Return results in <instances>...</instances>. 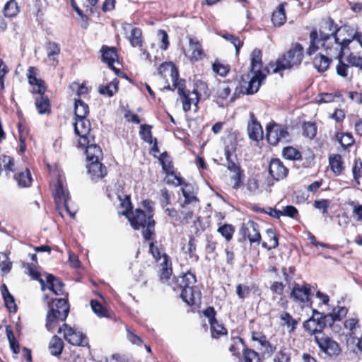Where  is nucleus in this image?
Here are the masks:
<instances>
[{
  "mask_svg": "<svg viewBox=\"0 0 362 362\" xmlns=\"http://www.w3.org/2000/svg\"><path fill=\"white\" fill-rule=\"evenodd\" d=\"M238 133L230 132L223 139L224 154H235L238 147Z\"/></svg>",
  "mask_w": 362,
  "mask_h": 362,
  "instance_id": "nucleus-37",
  "label": "nucleus"
},
{
  "mask_svg": "<svg viewBox=\"0 0 362 362\" xmlns=\"http://www.w3.org/2000/svg\"><path fill=\"white\" fill-rule=\"evenodd\" d=\"M224 155L226 159V167L230 173H233V175L230 176L232 187L237 190L244 185V170L241 168L235 153Z\"/></svg>",
  "mask_w": 362,
  "mask_h": 362,
  "instance_id": "nucleus-14",
  "label": "nucleus"
},
{
  "mask_svg": "<svg viewBox=\"0 0 362 362\" xmlns=\"http://www.w3.org/2000/svg\"><path fill=\"white\" fill-rule=\"evenodd\" d=\"M180 191L183 197L179 198L178 202L185 204H189L196 208H199L200 200L198 197L199 188L195 185L189 182L184 183L180 188Z\"/></svg>",
  "mask_w": 362,
  "mask_h": 362,
  "instance_id": "nucleus-20",
  "label": "nucleus"
},
{
  "mask_svg": "<svg viewBox=\"0 0 362 362\" xmlns=\"http://www.w3.org/2000/svg\"><path fill=\"white\" fill-rule=\"evenodd\" d=\"M212 70L216 74L224 77L230 72V66L228 64H224L220 62L216 61L212 64Z\"/></svg>",
  "mask_w": 362,
  "mask_h": 362,
  "instance_id": "nucleus-62",
  "label": "nucleus"
},
{
  "mask_svg": "<svg viewBox=\"0 0 362 362\" xmlns=\"http://www.w3.org/2000/svg\"><path fill=\"white\" fill-rule=\"evenodd\" d=\"M177 203V209L173 206L165 209V213L170 219V222L175 227L189 224L195 216V211L198 209L178 201Z\"/></svg>",
  "mask_w": 362,
  "mask_h": 362,
  "instance_id": "nucleus-9",
  "label": "nucleus"
},
{
  "mask_svg": "<svg viewBox=\"0 0 362 362\" xmlns=\"http://www.w3.org/2000/svg\"><path fill=\"white\" fill-rule=\"evenodd\" d=\"M131 226L134 230L142 229V237L144 240H151L156 238V221L143 209H136L127 217Z\"/></svg>",
  "mask_w": 362,
  "mask_h": 362,
  "instance_id": "nucleus-7",
  "label": "nucleus"
},
{
  "mask_svg": "<svg viewBox=\"0 0 362 362\" xmlns=\"http://www.w3.org/2000/svg\"><path fill=\"white\" fill-rule=\"evenodd\" d=\"M265 241L261 240V245L267 250L276 249L279 246V235L274 227H270L265 230Z\"/></svg>",
  "mask_w": 362,
  "mask_h": 362,
  "instance_id": "nucleus-32",
  "label": "nucleus"
},
{
  "mask_svg": "<svg viewBox=\"0 0 362 362\" xmlns=\"http://www.w3.org/2000/svg\"><path fill=\"white\" fill-rule=\"evenodd\" d=\"M158 74L165 78L168 75L170 76L172 86L171 87H176L177 83L182 78H179V71L177 66L171 62H165L162 63L158 69Z\"/></svg>",
  "mask_w": 362,
  "mask_h": 362,
  "instance_id": "nucleus-24",
  "label": "nucleus"
},
{
  "mask_svg": "<svg viewBox=\"0 0 362 362\" xmlns=\"http://www.w3.org/2000/svg\"><path fill=\"white\" fill-rule=\"evenodd\" d=\"M289 135L287 125L272 121L266 126V138L272 146H277L282 140L287 139Z\"/></svg>",
  "mask_w": 362,
  "mask_h": 362,
  "instance_id": "nucleus-16",
  "label": "nucleus"
},
{
  "mask_svg": "<svg viewBox=\"0 0 362 362\" xmlns=\"http://www.w3.org/2000/svg\"><path fill=\"white\" fill-rule=\"evenodd\" d=\"M173 274V263L170 257L168 255L164 256V260L159 264L158 276L159 280L165 283L168 281Z\"/></svg>",
  "mask_w": 362,
  "mask_h": 362,
  "instance_id": "nucleus-31",
  "label": "nucleus"
},
{
  "mask_svg": "<svg viewBox=\"0 0 362 362\" xmlns=\"http://www.w3.org/2000/svg\"><path fill=\"white\" fill-rule=\"evenodd\" d=\"M158 160L165 175H173L174 173L175 167L173 160L167 151L160 153Z\"/></svg>",
  "mask_w": 362,
  "mask_h": 362,
  "instance_id": "nucleus-43",
  "label": "nucleus"
},
{
  "mask_svg": "<svg viewBox=\"0 0 362 362\" xmlns=\"http://www.w3.org/2000/svg\"><path fill=\"white\" fill-rule=\"evenodd\" d=\"M251 340L252 341H257L263 348L265 349L264 353L268 354L269 356L272 355L276 350L263 332L261 331H251Z\"/></svg>",
  "mask_w": 362,
  "mask_h": 362,
  "instance_id": "nucleus-35",
  "label": "nucleus"
},
{
  "mask_svg": "<svg viewBox=\"0 0 362 362\" xmlns=\"http://www.w3.org/2000/svg\"><path fill=\"white\" fill-rule=\"evenodd\" d=\"M20 6L16 0L8 1L3 8L4 15L7 18L16 17L20 13Z\"/></svg>",
  "mask_w": 362,
  "mask_h": 362,
  "instance_id": "nucleus-52",
  "label": "nucleus"
},
{
  "mask_svg": "<svg viewBox=\"0 0 362 362\" xmlns=\"http://www.w3.org/2000/svg\"><path fill=\"white\" fill-rule=\"evenodd\" d=\"M45 48L49 65L56 67L59 64V55L61 53L59 44L49 40L45 42Z\"/></svg>",
  "mask_w": 362,
  "mask_h": 362,
  "instance_id": "nucleus-30",
  "label": "nucleus"
},
{
  "mask_svg": "<svg viewBox=\"0 0 362 362\" xmlns=\"http://www.w3.org/2000/svg\"><path fill=\"white\" fill-rule=\"evenodd\" d=\"M78 148L86 150L87 162L102 160L103 159V153L101 148L94 142H90L84 146H78Z\"/></svg>",
  "mask_w": 362,
  "mask_h": 362,
  "instance_id": "nucleus-34",
  "label": "nucleus"
},
{
  "mask_svg": "<svg viewBox=\"0 0 362 362\" xmlns=\"http://www.w3.org/2000/svg\"><path fill=\"white\" fill-rule=\"evenodd\" d=\"M64 349V342L57 335H54L48 344V350L52 356H59Z\"/></svg>",
  "mask_w": 362,
  "mask_h": 362,
  "instance_id": "nucleus-40",
  "label": "nucleus"
},
{
  "mask_svg": "<svg viewBox=\"0 0 362 362\" xmlns=\"http://www.w3.org/2000/svg\"><path fill=\"white\" fill-rule=\"evenodd\" d=\"M356 30L348 25L338 26L333 42L327 54L332 56L333 52H345L349 49V45L356 37Z\"/></svg>",
  "mask_w": 362,
  "mask_h": 362,
  "instance_id": "nucleus-10",
  "label": "nucleus"
},
{
  "mask_svg": "<svg viewBox=\"0 0 362 362\" xmlns=\"http://www.w3.org/2000/svg\"><path fill=\"white\" fill-rule=\"evenodd\" d=\"M30 15L35 18L37 21L42 20L44 15L42 11V4L40 0H35L29 11Z\"/></svg>",
  "mask_w": 362,
  "mask_h": 362,
  "instance_id": "nucleus-61",
  "label": "nucleus"
},
{
  "mask_svg": "<svg viewBox=\"0 0 362 362\" xmlns=\"http://www.w3.org/2000/svg\"><path fill=\"white\" fill-rule=\"evenodd\" d=\"M303 136L313 139L315 137L317 132V127L315 122H303L302 125Z\"/></svg>",
  "mask_w": 362,
  "mask_h": 362,
  "instance_id": "nucleus-53",
  "label": "nucleus"
},
{
  "mask_svg": "<svg viewBox=\"0 0 362 362\" xmlns=\"http://www.w3.org/2000/svg\"><path fill=\"white\" fill-rule=\"evenodd\" d=\"M43 300L47 303L48 310L46 314L45 327L49 332H53L59 323L64 322L70 311L69 297L50 298L45 294Z\"/></svg>",
  "mask_w": 362,
  "mask_h": 362,
  "instance_id": "nucleus-6",
  "label": "nucleus"
},
{
  "mask_svg": "<svg viewBox=\"0 0 362 362\" xmlns=\"http://www.w3.org/2000/svg\"><path fill=\"white\" fill-rule=\"evenodd\" d=\"M90 304L93 313L98 317L112 318L113 313L110 312V310L98 300L92 299Z\"/></svg>",
  "mask_w": 362,
  "mask_h": 362,
  "instance_id": "nucleus-47",
  "label": "nucleus"
},
{
  "mask_svg": "<svg viewBox=\"0 0 362 362\" xmlns=\"http://www.w3.org/2000/svg\"><path fill=\"white\" fill-rule=\"evenodd\" d=\"M348 309L344 307H338L337 309L334 308L332 313L327 315L332 317V320L335 321H341L347 314Z\"/></svg>",
  "mask_w": 362,
  "mask_h": 362,
  "instance_id": "nucleus-63",
  "label": "nucleus"
},
{
  "mask_svg": "<svg viewBox=\"0 0 362 362\" xmlns=\"http://www.w3.org/2000/svg\"><path fill=\"white\" fill-rule=\"evenodd\" d=\"M251 291L252 288L247 285L239 284L236 286V294L241 300H244L247 298Z\"/></svg>",
  "mask_w": 362,
  "mask_h": 362,
  "instance_id": "nucleus-64",
  "label": "nucleus"
},
{
  "mask_svg": "<svg viewBox=\"0 0 362 362\" xmlns=\"http://www.w3.org/2000/svg\"><path fill=\"white\" fill-rule=\"evenodd\" d=\"M240 243L248 241L250 245H259L262 240L260 226L253 220L243 223L239 228Z\"/></svg>",
  "mask_w": 362,
  "mask_h": 362,
  "instance_id": "nucleus-12",
  "label": "nucleus"
},
{
  "mask_svg": "<svg viewBox=\"0 0 362 362\" xmlns=\"http://www.w3.org/2000/svg\"><path fill=\"white\" fill-rule=\"evenodd\" d=\"M338 26L330 16L322 18L319 24V30L313 28L309 34L310 45L305 53L308 56H312L320 49V44L321 47L327 54Z\"/></svg>",
  "mask_w": 362,
  "mask_h": 362,
  "instance_id": "nucleus-3",
  "label": "nucleus"
},
{
  "mask_svg": "<svg viewBox=\"0 0 362 362\" xmlns=\"http://www.w3.org/2000/svg\"><path fill=\"white\" fill-rule=\"evenodd\" d=\"M303 327L305 332L310 335H319L322 334L326 327V322L324 317L311 316L309 319L303 322Z\"/></svg>",
  "mask_w": 362,
  "mask_h": 362,
  "instance_id": "nucleus-23",
  "label": "nucleus"
},
{
  "mask_svg": "<svg viewBox=\"0 0 362 362\" xmlns=\"http://www.w3.org/2000/svg\"><path fill=\"white\" fill-rule=\"evenodd\" d=\"M102 160L88 162L87 170L92 180H98L107 175L106 166L102 163Z\"/></svg>",
  "mask_w": 362,
  "mask_h": 362,
  "instance_id": "nucleus-28",
  "label": "nucleus"
},
{
  "mask_svg": "<svg viewBox=\"0 0 362 362\" xmlns=\"http://www.w3.org/2000/svg\"><path fill=\"white\" fill-rule=\"evenodd\" d=\"M39 69L35 66H30L26 74L28 83L30 86H36L37 90L36 91H32V93H40L42 91H47V86L45 81L38 78Z\"/></svg>",
  "mask_w": 362,
  "mask_h": 362,
  "instance_id": "nucleus-29",
  "label": "nucleus"
},
{
  "mask_svg": "<svg viewBox=\"0 0 362 362\" xmlns=\"http://www.w3.org/2000/svg\"><path fill=\"white\" fill-rule=\"evenodd\" d=\"M314 341L319 347L320 351L329 357H337L341 353V349L339 343L325 333H322L320 336L315 335Z\"/></svg>",
  "mask_w": 362,
  "mask_h": 362,
  "instance_id": "nucleus-18",
  "label": "nucleus"
},
{
  "mask_svg": "<svg viewBox=\"0 0 362 362\" xmlns=\"http://www.w3.org/2000/svg\"><path fill=\"white\" fill-rule=\"evenodd\" d=\"M101 54V60L107 64V66L116 74L120 72L119 69L114 66L115 62H119V54L117 49L115 47H109L103 45L100 49Z\"/></svg>",
  "mask_w": 362,
  "mask_h": 362,
  "instance_id": "nucleus-22",
  "label": "nucleus"
},
{
  "mask_svg": "<svg viewBox=\"0 0 362 362\" xmlns=\"http://www.w3.org/2000/svg\"><path fill=\"white\" fill-rule=\"evenodd\" d=\"M188 40L190 54L186 56L189 60L192 63L202 60L205 57V53L200 41L192 37H189Z\"/></svg>",
  "mask_w": 362,
  "mask_h": 362,
  "instance_id": "nucleus-25",
  "label": "nucleus"
},
{
  "mask_svg": "<svg viewBox=\"0 0 362 362\" xmlns=\"http://www.w3.org/2000/svg\"><path fill=\"white\" fill-rule=\"evenodd\" d=\"M328 55L327 54L325 55L322 53H318L314 57L313 64L318 72L323 73L329 69L332 62V59L331 57H328Z\"/></svg>",
  "mask_w": 362,
  "mask_h": 362,
  "instance_id": "nucleus-39",
  "label": "nucleus"
},
{
  "mask_svg": "<svg viewBox=\"0 0 362 362\" xmlns=\"http://www.w3.org/2000/svg\"><path fill=\"white\" fill-rule=\"evenodd\" d=\"M13 179L21 188L30 187L33 182L31 173L28 168L13 172Z\"/></svg>",
  "mask_w": 362,
  "mask_h": 362,
  "instance_id": "nucleus-36",
  "label": "nucleus"
},
{
  "mask_svg": "<svg viewBox=\"0 0 362 362\" xmlns=\"http://www.w3.org/2000/svg\"><path fill=\"white\" fill-rule=\"evenodd\" d=\"M280 319L284 321V325H286L288 332L293 333L297 328L298 321L294 319L292 315L288 313L284 312L280 315Z\"/></svg>",
  "mask_w": 362,
  "mask_h": 362,
  "instance_id": "nucleus-54",
  "label": "nucleus"
},
{
  "mask_svg": "<svg viewBox=\"0 0 362 362\" xmlns=\"http://www.w3.org/2000/svg\"><path fill=\"white\" fill-rule=\"evenodd\" d=\"M262 51L259 48L252 50L250 55V66L249 72L252 74L249 81L244 79V76H241L242 81L247 86L243 85L241 82L238 81L236 78L219 80L217 83L216 88L214 95V101L219 105L223 107V103L230 96L232 88L234 92L231 101H234L235 98L240 95H253L258 92L260 86L264 83L267 76L269 74V70L267 67H263Z\"/></svg>",
  "mask_w": 362,
  "mask_h": 362,
  "instance_id": "nucleus-1",
  "label": "nucleus"
},
{
  "mask_svg": "<svg viewBox=\"0 0 362 362\" xmlns=\"http://www.w3.org/2000/svg\"><path fill=\"white\" fill-rule=\"evenodd\" d=\"M249 138L255 141L263 139V129L253 112L250 113V122L247 124Z\"/></svg>",
  "mask_w": 362,
  "mask_h": 362,
  "instance_id": "nucleus-27",
  "label": "nucleus"
},
{
  "mask_svg": "<svg viewBox=\"0 0 362 362\" xmlns=\"http://www.w3.org/2000/svg\"><path fill=\"white\" fill-rule=\"evenodd\" d=\"M221 37L225 39L226 40L230 42L231 44H233L235 48V53L236 54H238L240 52V48L243 45V42L240 40L239 37L235 36L233 34L228 33H224L221 35Z\"/></svg>",
  "mask_w": 362,
  "mask_h": 362,
  "instance_id": "nucleus-60",
  "label": "nucleus"
},
{
  "mask_svg": "<svg viewBox=\"0 0 362 362\" xmlns=\"http://www.w3.org/2000/svg\"><path fill=\"white\" fill-rule=\"evenodd\" d=\"M153 127L150 124H143L140 126L139 136L145 142L151 144L154 139L153 138L152 129Z\"/></svg>",
  "mask_w": 362,
  "mask_h": 362,
  "instance_id": "nucleus-58",
  "label": "nucleus"
},
{
  "mask_svg": "<svg viewBox=\"0 0 362 362\" xmlns=\"http://www.w3.org/2000/svg\"><path fill=\"white\" fill-rule=\"evenodd\" d=\"M287 4L286 2H282L273 11L271 20L275 27H280L286 23L287 18L285 7Z\"/></svg>",
  "mask_w": 362,
  "mask_h": 362,
  "instance_id": "nucleus-38",
  "label": "nucleus"
},
{
  "mask_svg": "<svg viewBox=\"0 0 362 362\" xmlns=\"http://www.w3.org/2000/svg\"><path fill=\"white\" fill-rule=\"evenodd\" d=\"M332 200L329 199H318L314 200L313 206L314 209L318 210L324 218H327V217L331 218L329 212Z\"/></svg>",
  "mask_w": 362,
  "mask_h": 362,
  "instance_id": "nucleus-45",
  "label": "nucleus"
},
{
  "mask_svg": "<svg viewBox=\"0 0 362 362\" xmlns=\"http://www.w3.org/2000/svg\"><path fill=\"white\" fill-rule=\"evenodd\" d=\"M6 334L11 349L14 354H18L20 352L19 342L15 338L13 331L11 325L6 326Z\"/></svg>",
  "mask_w": 362,
  "mask_h": 362,
  "instance_id": "nucleus-56",
  "label": "nucleus"
},
{
  "mask_svg": "<svg viewBox=\"0 0 362 362\" xmlns=\"http://www.w3.org/2000/svg\"><path fill=\"white\" fill-rule=\"evenodd\" d=\"M345 52H333L332 55L338 60V64L336 66L337 74L344 78L348 76V70L349 66L343 62Z\"/></svg>",
  "mask_w": 362,
  "mask_h": 362,
  "instance_id": "nucleus-48",
  "label": "nucleus"
},
{
  "mask_svg": "<svg viewBox=\"0 0 362 362\" xmlns=\"http://www.w3.org/2000/svg\"><path fill=\"white\" fill-rule=\"evenodd\" d=\"M89 107L80 98L74 99V119L87 118Z\"/></svg>",
  "mask_w": 362,
  "mask_h": 362,
  "instance_id": "nucleus-46",
  "label": "nucleus"
},
{
  "mask_svg": "<svg viewBox=\"0 0 362 362\" xmlns=\"http://www.w3.org/2000/svg\"><path fill=\"white\" fill-rule=\"evenodd\" d=\"M150 241L148 252L152 255L155 262H158L161 259L164 260V256L167 254L164 251L163 246L161 244H158L155 238Z\"/></svg>",
  "mask_w": 362,
  "mask_h": 362,
  "instance_id": "nucleus-42",
  "label": "nucleus"
},
{
  "mask_svg": "<svg viewBox=\"0 0 362 362\" xmlns=\"http://www.w3.org/2000/svg\"><path fill=\"white\" fill-rule=\"evenodd\" d=\"M45 93H35L38 95L35 98V106L37 113L41 115H49L52 113V103Z\"/></svg>",
  "mask_w": 362,
  "mask_h": 362,
  "instance_id": "nucleus-26",
  "label": "nucleus"
},
{
  "mask_svg": "<svg viewBox=\"0 0 362 362\" xmlns=\"http://www.w3.org/2000/svg\"><path fill=\"white\" fill-rule=\"evenodd\" d=\"M240 345H243V348L246 346L245 340L239 336H231L230 343L228 346V351L233 356L240 359L241 353Z\"/></svg>",
  "mask_w": 362,
  "mask_h": 362,
  "instance_id": "nucleus-44",
  "label": "nucleus"
},
{
  "mask_svg": "<svg viewBox=\"0 0 362 362\" xmlns=\"http://www.w3.org/2000/svg\"><path fill=\"white\" fill-rule=\"evenodd\" d=\"M203 315L208 319L210 325L211 337L214 339H219L228 335V329L223 323L218 322L217 313L213 306H208L202 311Z\"/></svg>",
  "mask_w": 362,
  "mask_h": 362,
  "instance_id": "nucleus-17",
  "label": "nucleus"
},
{
  "mask_svg": "<svg viewBox=\"0 0 362 362\" xmlns=\"http://www.w3.org/2000/svg\"><path fill=\"white\" fill-rule=\"evenodd\" d=\"M313 296L312 286L310 284L303 282L302 284H300L297 282H294L292 284L289 296L302 308L305 307H313Z\"/></svg>",
  "mask_w": 362,
  "mask_h": 362,
  "instance_id": "nucleus-11",
  "label": "nucleus"
},
{
  "mask_svg": "<svg viewBox=\"0 0 362 362\" xmlns=\"http://www.w3.org/2000/svg\"><path fill=\"white\" fill-rule=\"evenodd\" d=\"M74 133L78 136L77 146H84L95 142V136L91 134V124L87 118L74 119Z\"/></svg>",
  "mask_w": 362,
  "mask_h": 362,
  "instance_id": "nucleus-15",
  "label": "nucleus"
},
{
  "mask_svg": "<svg viewBox=\"0 0 362 362\" xmlns=\"http://www.w3.org/2000/svg\"><path fill=\"white\" fill-rule=\"evenodd\" d=\"M49 290L53 294L59 297H69V293L65 291V284L61 279L48 274L45 281V290Z\"/></svg>",
  "mask_w": 362,
  "mask_h": 362,
  "instance_id": "nucleus-21",
  "label": "nucleus"
},
{
  "mask_svg": "<svg viewBox=\"0 0 362 362\" xmlns=\"http://www.w3.org/2000/svg\"><path fill=\"white\" fill-rule=\"evenodd\" d=\"M329 165L335 175H341L344 170V161L340 154H333L329 157Z\"/></svg>",
  "mask_w": 362,
  "mask_h": 362,
  "instance_id": "nucleus-41",
  "label": "nucleus"
},
{
  "mask_svg": "<svg viewBox=\"0 0 362 362\" xmlns=\"http://www.w3.org/2000/svg\"><path fill=\"white\" fill-rule=\"evenodd\" d=\"M282 156L284 158L289 160H300L302 159L301 152L290 146L283 148Z\"/></svg>",
  "mask_w": 362,
  "mask_h": 362,
  "instance_id": "nucleus-55",
  "label": "nucleus"
},
{
  "mask_svg": "<svg viewBox=\"0 0 362 362\" xmlns=\"http://www.w3.org/2000/svg\"><path fill=\"white\" fill-rule=\"evenodd\" d=\"M240 360L243 362H262L259 354L247 346L243 348Z\"/></svg>",
  "mask_w": 362,
  "mask_h": 362,
  "instance_id": "nucleus-50",
  "label": "nucleus"
},
{
  "mask_svg": "<svg viewBox=\"0 0 362 362\" xmlns=\"http://www.w3.org/2000/svg\"><path fill=\"white\" fill-rule=\"evenodd\" d=\"M186 253L193 262H199V256L197 253L196 240L194 236H190L189 238Z\"/></svg>",
  "mask_w": 362,
  "mask_h": 362,
  "instance_id": "nucleus-57",
  "label": "nucleus"
},
{
  "mask_svg": "<svg viewBox=\"0 0 362 362\" xmlns=\"http://www.w3.org/2000/svg\"><path fill=\"white\" fill-rule=\"evenodd\" d=\"M52 196L56 205V210L63 216V211H65L71 217H74L76 210L71 209L69 205L71 196L66 186V180L62 175H58L56 183L52 188Z\"/></svg>",
  "mask_w": 362,
  "mask_h": 362,
  "instance_id": "nucleus-8",
  "label": "nucleus"
},
{
  "mask_svg": "<svg viewBox=\"0 0 362 362\" xmlns=\"http://www.w3.org/2000/svg\"><path fill=\"white\" fill-rule=\"evenodd\" d=\"M164 88L168 90H174L175 89L177 90V100L180 101L182 106V110L185 112H188L191 110V107L192 105L197 109L198 104L202 95L207 97L209 95V89L208 88V85L206 83L202 81H196L194 88L192 91L187 89L186 81L185 79H181V81L177 83L176 87H171V86L168 83V85L165 86Z\"/></svg>",
  "mask_w": 362,
  "mask_h": 362,
  "instance_id": "nucleus-5",
  "label": "nucleus"
},
{
  "mask_svg": "<svg viewBox=\"0 0 362 362\" xmlns=\"http://www.w3.org/2000/svg\"><path fill=\"white\" fill-rule=\"evenodd\" d=\"M269 177L268 182L269 185H273L274 182H279L286 179L289 173V169L287 168L284 162L278 158H272L269 162L268 165Z\"/></svg>",
  "mask_w": 362,
  "mask_h": 362,
  "instance_id": "nucleus-19",
  "label": "nucleus"
},
{
  "mask_svg": "<svg viewBox=\"0 0 362 362\" xmlns=\"http://www.w3.org/2000/svg\"><path fill=\"white\" fill-rule=\"evenodd\" d=\"M128 39L132 47L139 48L143 47V36L141 28L137 27L133 28Z\"/></svg>",
  "mask_w": 362,
  "mask_h": 362,
  "instance_id": "nucleus-51",
  "label": "nucleus"
},
{
  "mask_svg": "<svg viewBox=\"0 0 362 362\" xmlns=\"http://www.w3.org/2000/svg\"><path fill=\"white\" fill-rule=\"evenodd\" d=\"M197 281L195 273L189 269L177 276H174L168 284L183 302L189 306H193L202 300V292L194 285Z\"/></svg>",
  "mask_w": 362,
  "mask_h": 362,
  "instance_id": "nucleus-2",
  "label": "nucleus"
},
{
  "mask_svg": "<svg viewBox=\"0 0 362 362\" xmlns=\"http://www.w3.org/2000/svg\"><path fill=\"white\" fill-rule=\"evenodd\" d=\"M305 49L298 42L291 44L289 48L280 54L274 62H270L267 66L269 74H278L281 77L285 70L298 69L303 61Z\"/></svg>",
  "mask_w": 362,
  "mask_h": 362,
  "instance_id": "nucleus-4",
  "label": "nucleus"
},
{
  "mask_svg": "<svg viewBox=\"0 0 362 362\" xmlns=\"http://www.w3.org/2000/svg\"><path fill=\"white\" fill-rule=\"evenodd\" d=\"M216 231L224 238L226 242H230L235 232V228L233 225L230 223H219Z\"/></svg>",
  "mask_w": 362,
  "mask_h": 362,
  "instance_id": "nucleus-49",
  "label": "nucleus"
},
{
  "mask_svg": "<svg viewBox=\"0 0 362 362\" xmlns=\"http://www.w3.org/2000/svg\"><path fill=\"white\" fill-rule=\"evenodd\" d=\"M57 333H62L64 340L72 346L84 347L88 344V339L85 334L66 323L59 327Z\"/></svg>",
  "mask_w": 362,
  "mask_h": 362,
  "instance_id": "nucleus-13",
  "label": "nucleus"
},
{
  "mask_svg": "<svg viewBox=\"0 0 362 362\" xmlns=\"http://www.w3.org/2000/svg\"><path fill=\"white\" fill-rule=\"evenodd\" d=\"M164 181L168 185L175 187H181L186 182L185 179L180 175V173H177L175 170H174V173L173 175H166Z\"/></svg>",
  "mask_w": 362,
  "mask_h": 362,
  "instance_id": "nucleus-59",
  "label": "nucleus"
},
{
  "mask_svg": "<svg viewBox=\"0 0 362 362\" xmlns=\"http://www.w3.org/2000/svg\"><path fill=\"white\" fill-rule=\"evenodd\" d=\"M14 158L7 155H0V179H8L14 172Z\"/></svg>",
  "mask_w": 362,
  "mask_h": 362,
  "instance_id": "nucleus-33",
  "label": "nucleus"
}]
</instances>
